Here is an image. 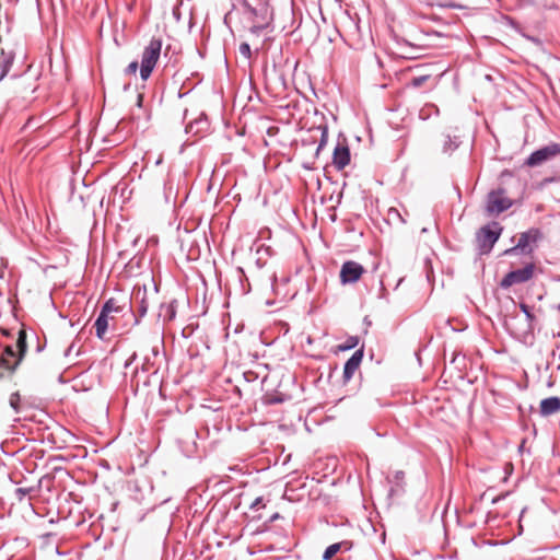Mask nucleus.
<instances>
[{
	"label": "nucleus",
	"mask_w": 560,
	"mask_h": 560,
	"mask_svg": "<svg viewBox=\"0 0 560 560\" xmlns=\"http://www.w3.org/2000/svg\"><path fill=\"white\" fill-rule=\"evenodd\" d=\"M388 215L389 217H397L402 223L406 222L405 219L400 215V213H399V211L397 209H394V208L389 209Z\"/></svg>",
	"instance_id": "34"
},
{
	"label": "nucleus",
	"mask_w": 560,
	"mask_h": 560,
	"mask_svg": "<svg viewBox=\"0 0 560 560\" xmlns=\"http://www.w3.org/2000/svg\"><path fill=\"white\" fill-rule=\"evenodd\" d=\"M177 301L172 300L170 303H162L160 305L159 317L164 322H171L176 316Z\"/></svg>",
	"instance_id": "19"
},
{
	"label": "nucleus",
	"mask_w": 560,
	"mask_h": 560,
	"mask_svg": "<svg viewBox=\"0 0 560 560\" xmlns=\"http://www.w3.org/2000/svg\"><path fill=\"white\" fill-rule=\"evenodd\" d=\"M364 272V268L361 264L348 260L345 261L340 269V281L342 284L357 282Z\"/></svg>",
	"instance_id": "10"
},
{
	"label": "nucleus",
	"mask_w": 560,
	"mask_h": 560,
	"mask_svg": "<svg viewBox=\"0 0 560 560\" xmlns=\"http://www.w3.org/2000/svg\"><path fill=\"white\" fill-rule=\"evenodd\" d=\"M280 517H281V516H280V514H279V513H275V514H272V515L269 517L268 522H270V523H271V522H273V521H276V520H278V518H280Z\"/></svg>",
	"instance_id": "40"
},
{
	"label": "nucleus",
	"mask_w": 560,
	"mask_h": 560,
	"mask_svg": "<svg viewBox=\"0 0 560 560\" xmlns=\"http://www.w3.org/2000/svg\"><path fill=\"white\" fill-rule=\"evenodd\" d=\"M557 155H560V143L551 142L532 152L524 164L529 167H536L552 160Z\"/></svg>",
	"instance_id": "7"
},
{
	"label": "nucleus",
	"mask_w": 560,
	"mask_h": 560,
	"mask_svg": "<svg viewBox=\"0 0 560 560\" xmlns=\"http://www.w3.org/2000/svg\"><path fill=\"white\" fill-rule=\"evenodd\" d=\"M238 50H240V54H241L244 58H246V59H248V60L252 58V49H250V46H249V44H248V43H242V44L240 45Z\"/></svg>",
	"instance_id": "29"
},
{
	"label": "nucleus",
	"mask_w": 560,
	"mask_h": 560,
	"mask_svg": "<svg viewBox=\"0 0 560 560\" xmlns=\"http://www.w3.org/2000/svg\"><path fill=\"white\" fill-rule=\"evenodd\" d=\"M364 357V347L362 346L360 349L355 350L353 354L347 360L343 366L342 380L345 383H348L355 371L359 369Z\"/></svg>",
	"instance_id": "11"
},
{
	"label": "nucleus",
	"mask_w": 560,
	"mask_h": 560,
	"mask_svg": "<svg viewBox=\"0 0 560 560\" xmlns=\"http://www.w3.org/2000/svg\"><path fill=\"white\" fill-rule=\"evenodd\" d=\"M245 8L247 9L248 12H250L253 15L257 16L258 15V10L254 7H252L250 4L248 3H245Z\"/></svg>",
	"instance_id": "38"
},
{
	"label": "nucleus",
	"mask_w": 560,
	"mask_h": 560,
	"mask_svg": "<svg viewBox=\"0 0 560 560\" xmlns=\"http://www.w3.org/2000/svg\"><path fill=\"white\" fill-rule=\"evenodd\" d=\"M542 238V233L537 228H532L520 234L517 243L503 252L504 256L517 254L530 255L534 253L537 243Z\"/></svg>",
	"instance_id": "3"
},
{
	"label": "nucleus",
	"mask_w": 560,
	"mask_h": 560,
	"mask_svg": "<svg viewBox=\"0 0 560 560\" xmlns=\"http://www.w3.org/2000/svg\"><path fill=\"white\" fill-rule=\"evenodd\" d=\"M520 308L522 311V313H520V314L524 315L525 317H527L528 322L534 324L536 318H535V315L532 313L530 307L527 304H525V303H521L520 304Z\"/></svg>",
	"instance_id": "28"
},
{
	"label": "nucleus",
	"mask_w": 560,
	"mask_h": 560,
	"mask_svg": "<svg viewBox=\"0 0 560 560\" xmlns=\"http://www.w3.org/2000/svg\"><path fill=\"white\" fill-rule=\"evenodd\" d=\"M359 345L358 336H349L343 343L338 346L339 351H349L354 349Z\"/></svg>",
	"instance_id": "24"
},
{
	"label": "nucleus",
	"mask_w": 560,
	"mask_h": 560,
	"mask_svg": "<svg viewBox=\"0 0 560 560\" xmlns=\"http://www.w3.org/2000/svg\"><path fill=\"white\" fill-rule=\"evenodd\" d=\"M504 327L508 332L520 341H527L533 336L534 324L521 314H510L505 316Z\"/></svg>",
	"instance_id": "4"
},
{
	"label": "nucleus",
	"mask_w": 560,
	"mask_h": 560,
	"mask_svg": "<svg viewBox=\"0 0 560 560\" xmlns=\"http://www.w3.org/2000/svg\"><path fill=\"white\" fill-rule=\"evenodd\" d=\"M340 549V553L348 552L352 549L353 542L351 540H342L337 542Z\"/></svg>",
	"instance_id": "30"
},
{
	"label": "nucleus",
	"mask_w": 560,
	"mask_h": 560,
	"mask_svg": "<svg viewBox=\"0 0 560 560\" xmlns=\"http://www.w3.org/2000/svg\"><path fill=\"white\" fill-rule=\"evenodd\" d=\"M18 351L13 345L4 347L0 355V378L10 377L16 371L20 364H15Z\"/></svg>",
	"instance_id": "9"
},
{
	"label": "nucleus",
	"mask_w": 560,
	"mask_h": 560,
	"mask_svg": "<svg viewBox=\"0 0 560 560\" xmlns=\"http://www.w3.org/2000/svg\"><path fill=\"white\" fill-rule=\"evenodd\" d=\"M317 130L320 131V139L319 143L317 145L315 155L318 156L319 152L326 147L328 142V126L327 125H319L317 127Z\"/></svg>",
	"instance_id": "21"
},
{
	"label": "nucleus",
	"mask_w": 560,
	"mask_h": 560,
	"mask_svg": "<svg viewBox=\"0 0 560 560\" xmlns=\"http://www.w3.org/2000/svg\"><path fill=\"white\" fill-rule=\"evenodd\" d=\"M170 48H171L170 46H167V47L165 48L164 56H166V55H167V51L170 50Z\"/></svg>",
	"instance_id": "46"
},
{
	"label": "nucleus",
	"mask_w": 560,
	"mask_h": 560,
	"mask_svg": "<svg viewBox=\"0 0 560 560\" xmlns=\"http://www.w3.org/2000/svg\"><path fill=\"white\" fill-rule=\"evenodd\" d=\"M265 504H264V498L262 497H258L256 498L249 505V509L253 510V511H258L260 508H264Z\"/></svg>",
	"instance_id": "32"
},
{
	"label": "nucleus",
	"mask_w": 560,
	"mask_h": 560,
	"mask_svg": "<svg viewBox=\"0 0 560 560\" xmlns=\"http://www.w3.org/2000/svg\"><path fill=\"white\" fill-rule=\"evenodd\" d=\"M109 319H113V317H109V315L106 314L105 311H101L97 318L95 319V335L101 340L105 339V334L109 326Z\"/></svg>",
	"instance_id": "16"
},
{
	"label": "nucleus",
	"mask_w": 560,
	"mask_h": 560,
	"mask_svg": "<svg viewBox=\"0 0 560 560\" xmlns=\"http://www.w3.org/2000/svg\"><path fill=\"white\" fill-rule=\"evenodd\" d=\"M161 51L162 39L152 37L148 46L144 47L141 56L140 78L143 81H147L150 78L161 56Z\"/></svg>",
	"instance_id": "1"
},
{
	"label": "nucleus",
	"mask_w": 560,
	"mask_h": 560,
	"mask_svg": "<svg viewBox=\"0 0 560 560\" xmlns=\"http://www.w3.org/2000/svg\"><path fill=\"white\" fill-rule=\"evenodd\" d=\"M142 102H143V95L142 94H138L137 105L139 107H141L142 106Z\"/></svg>",
	"instance_id": "41"
},
{
	"label": "nucleus",
	"mask_w": 560,
	"mask_h": 560,
	"mask_svg": "<svg viewBox=\"0 0 560 560\" xmlns=\"http://www.w3.org/2000/svg\"><path fill=\"white\" fill-rule=\"evenodd\" d=\"M74 349V343H71L65 351V357H69Z\"/></svg>",
	"instance_id": "39"
},
{
	"label": "nucleus",
	"mask_w": 560,
	"mask_h": 560,
	"mask_svg": "<svg viewBox=\"0 0 560 560\" xmlns=\"http://www.w3.org/2000/svg\"><path fill=\"white\" fill-rule=\"evenodd\" d=\"M208 127V120L207 118H199V119H195L194 121L189 122L187 126H186V132L187 133H192V135H198L200 133L201 131L206 130Z\"/></svg>",
	"instance_id": "20"
},
{
	"label": "nucleus",
	"mask_w": 560,
	"mask_h": 560,
	"mask_svg": "<svg viewBox=\"0 0 560 560\" xmlns=\"http://www.w3.org/2000/svg\"><path fill=\"white\" fill-rule=\"evenodd\" d=\"M404 480H405V472L402 470H396L393 474V477L389 481L393 482L396 487H399L400 490H404V485H405Z\"/></svg>",
	"instance_id": "26"
},
{
	"label": "nucleus",
	"mask_w": 560,
	"mask_h": 560,
	"mask_svg": "<svg viewBox=\"0 0 560 560\" xmlns=\"http://www.w3.org/2000/svg\"><path fill=\"white\" fill-rule=\"evenodd\" d=\"M430 78H431L430 74H421V75L413 77L409 82V86L418 89V88L422 86Z\"/></svg>",
	"instance_id": "27"
},
{
	"label": "nucleus",
	"mask_w": 560,
	"mask_h": 560,
	"mask_svg": "<svg viewBox=\"0 0 560 560\" xmlns=\"http://www.w3.org/2000/svg\"><path fill=\"white\" fill-rule=\"evenodd\" d=\"M261 28H262V26H254V27L252 28V31H253L254 33H257V32H258L259 30H261Z\"/></svg>",
	"instance_id": "43"
},
{
	"label": "nucleus",
	"mask_w": 560,
	"mask_h": 560,
	"mask_svg": "<svg viewBox=\"0 0 560 560\" xmlns=\"http://www.w3.org/2000/svg\"><path fill=\"white\" fill-rule=\"evenodd\" d=\"M149 310V298L147 287H136L131 295L130 312L133 316V326L140 323V318L144 317Z\"/></svg>",
	"instance_id": "6"
},
{
	"label": "nucleus",
	"mask_w": 560,
	"mask_h": 560,
	"mask_svg": "<svg viewBox=\"0 0 560 560\" xmlns=\"http://www.w3.org/2000/svg\"><path fill=\"white\" fill-rule=\"evenodd\" d=\"M245 8L247 9L248 12H250L253 15L257 16L258 15V10L254 7H252L250 4L248 3H245Z\"/></svg>",
	"instance_id": "37"
},
{
	"label": "nucleus",
	"mask_w": 560,
	"mask_h": 560,
	"mask_svg": "<svg viewBox=\"0 0 560 560\" xmlns=\"http://www.w3.org/2000/svg\"><path fill=\"white\" fill-rule=\"evenodd\" d=\"M135 358H136V354H133V355L131 357V359H130L129 361H127V362H126V366H128Z\"/></svg>",
	"instance_id": "44"
},
{
	"label": "nucleus",
	"mask_w": 560,
	"mask_h": 560,
	"mask_svg": "<svg viewBox=\"0 0 560 560\" xmlns=\"http://www.w3.org/2000/svg\"><path fill=\"white\" fill-rule=\"evenodd\" d=\"M9 406L15 413H20L23 410L22 398L19 392H14L9 397Z\"/></svg>",
	"instance_id": "22"
},
{
	"label": "nucleus",
	"mask_w": 560,
	"mask_h": 560,
	"mask_svg": "<svg viewBox=\"0 0 560 560\" xmlns=\"http://www.w3.org/2000/svg\"><path fill=\"white\" fill-rule=\"evenodd\" d=\"M1 331L3 332V335H9L7 329H1Z\"/></svg>",
	"instance_id": "47"
},
{
	"label": "nucleus",
	"mask_w": 560,
	"mask_h": 560,
	"mask_svg": "<svg viewBox=\"0 0 560 560\" xmlns=\"http://www.w3.org/2000/svg\"><path fill=\"white\" fill-rule=\"evenodd\" d=\"M284 401V397L282 394L273 395L268 398V404L270 405H277Z\"/></svg>",
	"instance_id": "33"
},
{
	"label": "nucleus",
	"mask_w": 560,
	"mask_h": 560,
	"mask_svg": "<svg viewBox=\"0 0 560 560\" xmlns=\"http://www.w3.org/2000/svg\"><path fill=\"white\" fill-rule=\"evenodd\" d=\"M40 487L42 480H38L36 483L15 488L13 493L18 502H23L26 498L32 499L34 495H37Z\"/></svg>",
	"instance_id": "13"
},
{
	"label": "nucleus",
	"mask_w": 560,
	"mask_h": 560,
	"mask_svg": "<svg viewBox=\"0 0 560 560\" xmlns=\"http://www.w3.org/2000/svg\"><path fill=\"white\" fill-rule=\"evenodd\" d=\"M138 68H139V63L137 60H135L127 66V68L125 69V74H127V75L133 74L135 75Z\"/></svg>",
	"instance_id": "31"
},
{
	"label": "nucleus",
	"mask_w": 560,
	"mask_h": 560,
	"mask_svg": "<svg viewBox=\"0 0 560 560\" xmlns=\"http://www.w3.org/2000/svg\"><path fill=\"white\" fill-rule=\"evenodd\" d=\"M14 58L15 54L12 49L0 46V81L9 73Z\"/></svg>",
	"instance_id": "14"
},
{
	"label": "nucleus",
	"mask_w": 560,
	"mask_h": 560,
	"mask_svg": "<svg viewBox=\"0 0 560 560\" xmlns=\"http://www.w3.org/2000/svg\"><path fill=\"white\" fill-rule=\"evenodd\" d=\"M540 415L544 417L551 416L560 411V397L552 396L540 401Z\"/></svg>",
	"instance_id": "15"
},
{
	"label": "nucleus",
	"mask_w": 560,
	"mask_h": 560,
	"mask_svg": "<svg viewBox=\"0 0 560 560\" xmlns=\"http://www.w3.org/2000/svg\"><path fill=\"white\" fill-rule=\"evenodd\" d=\"M14 348L18 351L15 364H21L27 351V331L24 328L19 330Z\"/></svg>",
	"instance_id": "17"
},
{
	"label": "nucleus",
	"mask_w": 560,
	"mask_h": 560,
	"mask_svg": "<svg viewBox=\"0 0 560 560\" xmlns=\"http://www.w3.org/2000/svg\"><path fill=\"white\" fill-rule=\"evenodd\" d=\"M526 512V508H524L522 511H521V516H520V522L522 521V517L524 515V513Z\"/></svg>",
	"instance_id": "45"
},
{
	"label": "nucleus",
	"mask_w": 560,
	"mask_h": 560,
	"mask_svg": "<svg viewBox=\"0 0 560 560\" xmlns=\"http://www.w3.org/2000/svg\"><path fill=\"white\" fill-rule=\"evenodd\" d=\"M512 206L513 200L506 196L503 188L493 189L487 194L485 210L489 217L499 215Z\"/></svg>",
	"instance_id": "5"
},
{
	"label": "nucleus",
	"mask_w": 560,
	"mask_h": 560,
	"mask_svg": "<svg viewBox=\"0 0 560 560\" xmlns=\"http://www.w3.org/2000/svg\"><path fill=\"white\" fill-rule=\"evenodd\" d=\"M404 490H400L399 487H396L395 485L389 489V495L390 497H394V495H398L402 492Z\"/></svg>",
	"instance_id": "35"
},
{
	"label": "nucleus",
	"mask_w": 560,
	"mask_h": 560,
	"mask_svg": "<svg viewBox=\"0 0 560 560\" xmlns=\"http://www.w3.org/2000/svg\"><path fill=\"white\" fill-rule=\"evenodd\" d=\"M350 163L349 147L338 143L332 153V165L337 171H342Z\"/></svg>",
	"instance_id": "12"
},
{
	"label": "nucleus",
	"mask_w": 560,
	"mask_h": 560,
	"mask_svg": "<svg viewBox=\"0 0 560 560\" xmlns=\"http://www.w3.org/2000/svg\"><path fill=\"white\" fill-rule=\"evenodd\" d=\"M32 335L35 337V339L37 341L36 352H42L45 348V343L42 345L38 340V337L34 332H32Z\"/></svg>",
	"instance_id": "36"
},
{
	"label": "nucleus",
	"mask_w": 560,
	"mask_h": 560,
	"mask_svg": "<svg viewBox=\"0 0 560 560\" xmlns=\"http://www.w3.org/2000/svg\"><path fill=\"white\" fill-rule=\"evenodd\" d=\"M340 552L339 546L337 542L329 545L324 553H323V560H334L332 558ZM335 560H350L349 558H337Z\"/></svg>",
	"instance_id": "23"
},
{
	"label": "nucleus",
	"mask_w": 560,
	"mask_h": 560,
	"mask_svg": "<svg viewBox=\"0 0 560 560\" xmlns=\"http://www.w3.org/2000/svg\"><path fill=\"white\" fill-rule=\"evenodd\" d=\"M101 311H105L106 314L110 315L112 313H118L121 311V307L116 304L115 299H108L102 306Z\"/></svg>",
	"instance_id": "25"
},
{
	"label": "nucleus",
	"mask_w": 560,
	"mask_h": 560,
	"mask_svg": "<svg viewBox=\"0 0 560 560\" xmlns=\"http://www.w3.org/2000/svg\"><path fill=\"white\" fill-rule=\"evenodd\" d=\"M264 1V5L261 8V10H264L265 12H267V5H268V1L269 0H262Z\"/></svg>",
	"instance_id": "42"
},
{
	"label": "nucleus",
	"mask_w": 560,
	"mask_h": 560,
	"mask_svg": "<svg viewBox=\"0 0 560 560\" xmlns=\"http://www.w3.org/2000/svg\"><path fill=\"white\" fill-rule=\"evenodd\" d=\"M503 226L499 222H491L480 228L476 234L477 247L480 255L489 254L500 238Z\"/></svg>",
	"instance_id": "2"
},
{
	"label": "nucleus",
	"mask_w": 560,
	"mask_h": 560,
	"mask_svg": "<svg viewBox=\"0 0 560 560\" xmlns=\"http://www.w3.org/2000/svg\"><path fill=\"white\" fill-rule=\"evenodd\" d=\"M443 138L442 152L445 154H452L462 143L459 136L443 133Z\"/></svg>",
	"instance_id": "18"
},
{
	"label": "nucleus",
	"mask_w": 560,
	"mask_h": 560,
	"mask_svg": "<svg viewBox=\"0 0 560 560\" xmlns=\"http://www.w3.org/2000/svg\"><path fill=\"white\" fill-rule=\"evenodd\" d=\"M535 265L533 262L526 264L523 268L508 272L501 280L500 287L508 289L515 284L525 283L534 276Z\"/></svg>",
	"instance_id": "8"
}]
</instances>
